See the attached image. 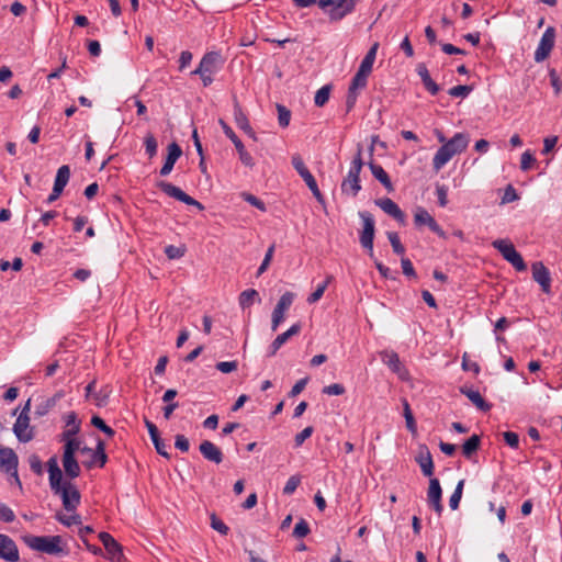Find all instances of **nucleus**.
<instances>
[{
	"label": "nucleus",
	"mask_w": 562,
	"mask_h": 562,
	"mask_svg": "<svg viewBox=\"0 0 562 562\" xmlns=\"http://www.w3.org/2000/svg\"><path fill=\"white\" fill-rule=\"evenodd\" d=\"M358 215L362 220L363 224L359 236L360 245L368 251L369 257L374 260L375 268L384 279H395L392 276L390 268L384 266L374 257L373 241L375 234V222L373 215L368 211H360Z\"/></svg>",
	"instance_id": "f257e3e1"
},
{
	"label": "nucleus",
	"mask_w": 562,
	"mask_h": 562,
	"mask_svg": "<svg viewBox=\"0 0 562 562\" xmlns=\"http://www.w3.org/2000/svg\"><path fill=\"white\" fill-rule=\"evenodd\" d=\"M22 540L30 549L37 552L55 557L68 554V550L65 549L60 536L25 535L22 537Z\"/></svg>",
	"instance_id": "f03ea898"
},
{
	"label": "nucleus",
	"mask_w": 562,
	"mask_h": 562,
	"mask_svg": "<svg viewBox=\"0 0 562 562\" xmlns=\"http://www.w3.org/2000/svg\"><path fill=\"white\" fill-rule=\"evenodd\" d=\"M362 166H363L362 147H361V145H358V150L351 161V166L348 171V175L341 182L342 193L351 194L352 196H356L359 193V191L361 190L360 172H361Z\"/></svg>",
	"instance_id": "7ed1b4c3"
},
{
	"label": "nucleus",
	"mask_w": 562,
	"mask_h": 562,
	"mask_svg": "<svg viewBox=\"0 0 562 562\" xmlns=\"http://www.w3.org/2000/svg\"><path fill=\"white\" fill-rule=\"evenodd\" d=\"M492 246L497 249L502 254L503 258L512 263L517 271H525L527 269L521 255L509 240L496 239L492 243Z\"/></svg>",
	"instance_id": "20e7f679"
},
{
	"label": "nucleus",
	"mask_w": 562,
	"mask_h": 562,
	"mask_svg": "<svg viewBox=\"0 0 562 562\" xmlns=\"http://www.w3.org/2000/svg\"><path fill=\"white\" fill-rule=\"evenodd\" d=\"M53 493L61 497L63 506L67 512H75L80 504V492L69 481H63L58 490Z\"/></svg>",
	"instance_id": "39448f33"
},
{
	"label": "nucleus",
	"mask_w": 562,
	"mask_h": 562,
	"mask_svg": "<svg viewBox=\"0 0 562 562\" xmlns=\"http://www.w3.org/2000/svg\"><path fill=\"white\" fill-rule=\"evenodd\" d=\"M19 458L12 448H0V469L10 474L14 483L22 490V483L18 474Z\"/></svg>",
	"instance_id": "423d86ee"
},
{
	"label": "nucleus",
	"mask_w": 562,
	"mask_h": 562,
	"mask_svg": "<svg viewBox=\"0 0 562 562\" xmlns=\"http://www.w3.org/2000/svg\"><path fill=\"white\" fill-rule=\"evenodd\" d=\"M318 5L323 9L330 7V20L339 21L353 11L356 3L355 0H318Z\"/></svg>",
	"instance_id": "0eeeda50"
},
{
	"label": "nucleus",
	"mask_w": 562,
	"mask_h": 562,
	"mask_svg": "<svg viewBox=\"0 0 562 562\" xmlns=\"http://www.w3.org/2000/svg\"><path fill=\"white\" fill-rule=\"evenodd\" d=\"M156 187L160 189L164 193H166L168 196L173 198L187 205H192L198 207L200 211L204 210V206L202 203L187 194L183 190H181L179 187L167 182V181H158L156 183Z\"/></svg>",
	"instance_id": "6e6552de"
},
{
	"label": "nucleus",
	"mask_w": 562,
	"mask_h": 562,
	"mask_svg": "<svg viewBox=\"0 0 562 562\" xmlns=\"http://www.w3.org/2000/svg\"><path fill=\"white\" fill-rule=\"evenodd\" d=\"M555 43V29L553 26L547 27L542 34L538 47L535 52V60L541 63L546 60L552 52Z\"/></svg>",
	"instance_id": "1a4fd4ad"
},
{
	"label": "nucleus",
	"mask_w": 562,
	"mask_h": 562,
	"mask_svg": "<svg viewBox=\"0 0 562 562\" xmlns=\"http://www.w3.org/2000/svg\"><path fill=\"white\" fill-rule=\"evenodd\" d=\"M99 539L104 547L106 559H109L111 562L123 561V547L109 532H100Z\"/></svg>",
	"instance_id": "9d476101"
},
{
	"label": "nucleus",
	"mask_w": 562,
	"mask_h": 562,
	"mask_svg": "<svg viewBox=\"0 0 562 562\" xmlns=\"http://www.w3.org/2000/svg\"><path fill=\"white\" fill-rule=\"evenodd\" d=\"M414 224L416 227L427 225L432 233L438 235L440 238L447 239L446 232L439 226V224L429 214V212L422 206H418L416 209V212L414 214Z\"/></svg>",
	"instance_id": "9b49d317"
},
{
	"label": "nucleus",
	"mask_w": 562,
	"mask_h": 562,
	"mask_svg": "<svg viewBox=\"0 0 562 562\" xmlns=\"http://www.w3.org/2000/svg\"><path fill=\"white\" fill-rule=\"evenodd\" d=\"M294 293L292 292H285L281 295L280 300L278 301L273 312H272V318H271V329L276 331L279 327V325L284 321V314L290 308L294 301Z\"/></svg>",
	"instance_id": "f8f14e48"
},
{
	"label": "nucleus",
	"mask_w": 562,
	"mask_h": 562,
	"mask_svg": "<svg viewBox=\"0 0 562 562\" xmlns=\"http://www.w3.org/2000/svg\"><path fill=\"white\" fill-rule=\"evenodd\" d=\"M381 360L384 364H386L392 372L397 374V376L406 381L408 380L409 373L404 364L401 362L398 355L393 350H383L380 352Z\"/></svg>",
	"instance_id": "ddd939ff"
},
{
	"label": "nucleus",
	"mask_w": 562,
	"mask_h": 562,
	"mask_svg": "<svg viewBox=\"0 0 562 562\" xmlns=\"http://www.w3.org/2000/svg\"><path fill=\"white\" fill-rule=\"evenodd\" d=\"M223 64L221 54L217 52H209L206 53L196 69H194L192 75H203L205 72L215 74L221 65Z\"/></svg>",
	"instance_id": "4468645a"
},
{
	"label": "nucleus",
	"mask_w": 562,
	"mask_h": 562,
	"mask_svg": "<svg viewBox=\"0 0 562 562\" xmlns=\"http://www.w3.org/2000/svg\"><path fill=\"white\" fill-rule=\"evenodd\" d=\"M532 279L541 286L542 292H551V274L542 261H536L531 265Z\"/></svg>",
	"instance_id": "2eb2a0df"
},
{
	"label": "nucleus",
	"mask_w": 562,
	"mask_h": 562,
	"mask_svg": "<svg viewBox=\"0 0 562 562\" xmlns=\"http://www.w3.org/2000/svg\"><path fill=\"white\" fill-rule=\"evenodd\" d=\"M13 432L21 442H29L34 438L33 428L30 427V417L20 414L13 425Z\"/></svg>",
	"instance_id": "dca6fc26"
},
{
	"label": "nucleus",
	"mask_w": 562,
	"mask_h": 562,
	"mask_svg": "<svg viewBox=\"0 0 562 562\" xmlns=\"http://www.w3.org/2000/svg\"><path fill=\"white\" fill-rule=\"evenodd\" d=\"M427 496L429 506L440 516L443 506L441 504L442 490L438 479L431 477L429 480Z\"/></svg>",
	"instance_id": "f3484780"
},
{
	"label": "nucleus",
	"mask_w": 562,
	"mask_h": 562,
	"mask_svg": "<svg viewBox=\"0 0 562 562\" xmlns=\"http://www.w3.org/2000/svg\"><path fill=\"white\" fill-rule=\"evenodd\" d=\"M0 559L8 562H18L19 549L15 542L7 535L0 533Z\"/></svg>",
	"instance_id": "a211bd4d"
},
{
	"label": "nucleus",
	"mask_w": 562,
	"mask_h": 562,
	"mask_svg": "<svg viewBox=\"0 0 562 562\" xmlns=\"http://www.w3.org/2000/svg\"><path fill=\"white\" fill-rule=\"evenodd\" d=\"M167 150H168L167 157H166L165 162L159 171V175L161 177H166L172 171L176 161L182 155V149L176 142L170 143L167 147Z\"/></svg>",
	"instance_id": "6ab92c4d"
},
{
	"label": "nucleus",
	"mask_w": 562,
	"mask_h": 562,
	"mask_svg": "<svg viewBox=\"0 0 562 562\" xmlns=\"http://www.w3.org/2000/svg\"><path fill=\"white\" fill-rule=\"evenodd\" d=\"M375 204L381 207L387 215L392 216L400 224L405 225V213L400 206L390 198H383L375 200Z\"/></svg>",
	"instance_id": "aec40b11"
},
{
	"label": "nucleus",
	"mask_w": 562,
	"mask_h": 562,
	"mask_svg": "<svg viewBox=\"0 0 562 562\" xmlns=\"http://www.w3.org/2000/svg\"><path fill=\"white\" fill-rule=\"evenodd\" d=\"M415 461L420 467V470L425 476L430 477L434 474L432 457L426 445H419L418 453L415 457Z\"/></svg>",
	"instance_id": "412c9836"
},
{
	"label": "nucleus",
	"mask_w": 562,
	"mask_h": 562,
	"mask_svg": "<svg viewBox=\"0 0 562 562\" xmlns=\"http://www.w3.org/2000/svg\"><path fill=\"white\" fill-rule=\"evenodd\" d=\"M301 324H293L286 331L278 335L276 339L271 342L268 350V356H274L277 351L293 336L297 335L301 331Z\"/></svg>",
	"instance_id": "4be33fe9"
},
{
	"label": "nucleus",
	"mask_w": 562,
	"mask_h": 562,
	"mask_svg": "<svg viewBox=\"0 0 562 562\" xmlns=\"http://www.w3.org/2000/svg\"><path fill=\"white\" fill-rule=\"evenodd\" d=\"M199 450L207 461L214 462L215 464H220L223 461L224 456L222 450L212 441H202L199 446Z\"/></svg>",
	"instance_id": "5701e85b"
},
{
	"label": "nucleus",
	"mask_w": 562,
	"mask_h": 562,
	"mask_svg": "<svg viewBox=\"0 0 562 562\" xmlns=\"http://www.w3.org/2000/svg\"><path fill=\"white\" fill-rule=\"evenodd\" d=\"M470 138L465 133H457L453 135L451 139L442 144L449 151H451V156L462 153L467 149L469 145Z\"/></svg>",
	"instance_id": "b1692460"
},
{
	"label": "nucleus",
	"mask_w": 562,
	"mask_h": 562,
	"mask_svg": "<svg viewBox=\"0 0 562 562\" xmlns=\"http://www.w3.org/2000/svg\"><path fill=\"white\" fill-rule=\"evenodd\" d=\"M47 471L49 475V486L52 491H57L59 484L63 483V472L58 465L57 457L53 456L47 461Z\"/></svg>",
	"instance_id": "393cba45"
},
{
	"label": "nucleus",
	"mask_w": 562,
	"mask_h": 562,
	"mask_svg": "<svg viewBox=\"0 0 562 562\" xmlns=\"http://www.w3.org/2000/svg\"><path fill=\"white\" fill-rule=\"evenodd\" d=\"M234 119H235L236 125L241 131H244L254 140H257L256 133L254 132L252 127L250 126L248 117L243 112V110L238 103H235V106H234Z\"/></svg>",
	"instance_id": "a878e982"
},
{
	"label": "nucleus",
	"mask_w": 562,
	"mask_h": 562,
	"mask_svg": "<svg viewBox=\"0 0 562 562\" xmlns=\"http://www.w3.org/2000/svg\"><path fill=\"white\" fill-rule=\"evenodd\" d=\"M369 168L371 170L372 176L381 182V184L385 188V190L391 193L394 191V186L387 175V172L383 169L381 165L375 164L374 161L369 162Z\"/></svg>",
	"instance_id": "bb28decb"
},
{
	"label": "nucleus",
	"mask_w": 562,
	"mask_h": 562,
	"mask_svg": "<svg viewBox=\"0 0 562 562\" xmlns=\"http://www.w3.org/2000/svg\"><path fill=\"white\" fill-rule=\"evenodd\" d=\"M460 392L465 395L477 409L488 412L492 408V404L487 403L479 391L462 386L460 387Z\"/></svg>",
	"instance_id": "cd10ccee"
},
{
	"label": "nucleus",
	"mask_w": 562,
	"mask_h": 562,
	"mask_svg": "<svg viewBox=\"0 0 562 562\" xmlns=\"http://www.w3.org/2000/svg\"><path fill=\"white\" fill-rule=\"evenodd\" d=\"M106 461L105 443L102 439H98L95 449L92 451V461L88 463L87 467L90 468L92 463H97L99 468H103Z\"/></svg>",
	"instance_id": "c85d7f7f"
},
{
	"label": "nucleus",
	"mask_w": 562,
	"mask_h": 562,
	"mask_svg": "<svg viewBox=\"0 0 562 562\" xmlns=\"http://www.w3.org/2000/svg\"><path fill=\"white\" fill-rule=\"evenodd\" d=\"M61 461L67 477L72 480L80 475L81 470L76 457H63Z\"/></svg>",
	"instance_id": "c756f323"
},
{
	"label": "nucleus",
	"mask_w": 562,
	"mask_h": 562,
	"mask_svg": "<svg viewBox=\"0 0 562 562\" xmlns=\"http://www.w3.org/2000/svg\"><path fill=\"white\" fill-rule=\"evenodd\" d=\"M481 446V437L479 435H472L469 439L464 441L462 445V454L467 459H471L474 453L480 449Z\"/></svg>",
	"instance_id": "7c9ffc66"
},
{
	"label": "nucleus",
	"mask_w": 562,
	"mask_h": 562,
	"mask_svg": "<svg viewBox=\"0 0 562 562\" xmlns=\"http://www.w3.org/2000/svg\"><path fill=\"white\" fill-rule=\"evenodd\" d=\"M452 157L451 151L441 145L432 159L434 170L438 172Z\"/></svg>",
	"instance_id": "2f4dec72"
},
{
	"label": "nucleus",
	"mask_w": 562,
	"mask_h": 562,
	"mask_svg": "<svg viewBox=\"0 0 562 562\" xmlns=\"http://www.w3.org/2000/svg\"><path fill=\"white\" fill-rule=\"evenodd\" d=\"M256 300L261 302L259 293L255 289L245 290L238 296V303L243 310L250 307Z\"/></svg>",
	"instance_id": "473e14b6"
},
{
	"label": "nucleus",
	"mask_w": 562,
	"mask_h": 562,
	"mask_svg": "<svg viewBox=\"0 0 562 562\" xmlns=\"http://www.w3.org/2000/svg\"><path fill=\"white\" fill-rule=\"evenodd\" d=\"M379 48V43H374L370 49L367 52L366 56L361 60V64L359 66V70L366 71L368 74H371L372 67L375 60L376 52Z\"/></svg>",
	"instance_id": "72a5a7b5"
},
{
	"label": "nucleus",
	"mask_w": 562,
	"mask_h": 562,
	"mask_svg": "<svg viewBox=\"0 0 562 562\" xmlns=\"http://www.w3.org/2000/svg\"><path fill=\"white\" fill-rule=\"evenodd\" d=\"M69 178H70L69 166L63 165L61 167H59L57 170L56 177H55V181H54V187L56 188V190L64 191L65 187L67 186V183L69 181Z\"/></svg>",
	"instance_id": "f704fd0d"
},
{
	"label": "nucleus",
	"mask_w": 562,
	"mask_h": 562,
	"mask_svg": "<svg viewBox=\"0 0 562 562\" xmlns=\"http://www.w3.org/2000/svg\"><path fill=\"white\" fill-rule=\"evenodd\" d=\"M334 277L331 274L326 277V280L318 284L316 290L310 294L307 297V302L310 304L316 303L321 297L323 296L325 290L327 289L328 284L333 281Z\"/></svg>",
	"instance_id": "c9c22d12"
},
{
	"label": "nucleus",
	"mask_w": 562,
	"mask_h": 562,
	"mask_svg": "<svg viewBox=\"0 0 562 562\" xmlns=\"http://www.w3.org/2000/svg\"><path fill=\"white\" fill-rule=\"evenodd\" d=\"M370 74L366 72V71H361L358 69V71L356 72V75L353 76L351 82H350V86H349V89H352V90H358V89H364L367 87V83H368V77H369Z\"/></svg>",
	"instance_id": "e433bc0d"
},
{
	"label": "nucleus",
	"mask_w": 562,
	"mask_h": 562,
	"mask_svg": "<svg viewBox=\"0 0 562 562\" xmlns=\"http://www.w3.org/2000/svg\"><path fill=\"white\" fill-rule=\"evenodd\" d=\"M330 90H331V86L326 85L316 91L315 97H314V103L316 106L322 108L328 102L329 95H330Z\"/></svg>",
	"instance_id": "4c0bfd02"
},
{
	"label": "nucleus",
	"mask_w": 562,
	"mask_h": 562,
	"mask_svg": "<svg viewBox=\"0 0 562 562\" xmlns=\"http://www.w3.org/2000/svg\"><path fill=\"white\" fill-rule=\"evenodd\" d=\"M308 189L312 191L313 195L319 203H324L325 199L322 192L318 189L317 182L312 173L307 175L305 178H303Z\"/></svg>",
	"instance_id": "58836bf2"
},
{
	"label": "nucleus",
	"mask_w": 562,
	"mask_h": 562,
	"mask_svg": "<svg viewBox=\"0 0 562 562\" xmlns=\"http://www.w3.org/2000/svg\"><path fill=\"white\" fill-rule=\"evenodd\" d=\"M150 439L155 446V449L157 451L158 454H160L161 457L166 458V459H170V453L167 451V445L165 443V441L160 438V434L159 431L156 432V435H150Z\"/></svg>",
	"instance_id": "ea45409f"
},
{
	"label": "nucleus",
	"mask_w": 562,
	"mask_h": 562,
	"mask_svg": "<svg viewBox=\"0 0 562 562\" xmlns=\"http://www.w3.org/2000/svg\"><path fill=\"white\" fill-rule=\"evenodd\" d=\"M463 486H464V480H460L458 482L452 495L450 496L449 506L452 510H456L459 507V504H460V501L462 497Z\"/></svg>",
	"instance_id": "a19ab883"
},
{
	"label": "nucleus",
	"mask_w": 562,
	"mask_h": 562,
	"mask_svg": "<svg viewBox=\"0 0 562 562\" xmlns=\"http://www.w3.org/2000/svg\"><path fill=\"white\" fill-rule=\"evenodd\" d=\"M145 151L151 159L157 155L158 143L151 133H148L144 138Z\"/></svg>",
	"instance_id": "79ce46f5"
},
{
	"label": "nucleus",
	"mask_w": 562,
	"mask_h": 562,
	"mask_svg": "<svg viewBox=\"0 0 562 562\" xmlns=\"http://www.w3.org/2000/svg\"><path fill=\"white\" fill-rule=\"evenodd\" d=\"M403 406H404V417H405V422H406V427L409 431L415 434L417 431L416 422H415V418L411 411V406H409L407 400H405V398L403 400Z\"/></svg>",
	"instance_id": "37998d69"
},
{
	"label": "nucleus",
	"mask_w": 562,
	"mask_h": 562,
	"mask_svg": "<svg viewBox=\"0 0 562 562\" xmlns=\"http://www.w3.org/2000/svg\"><path fill=\"white\" fill-rule=\"evenodd\" d=\"M91 425L104 432L109 437H113L115 435L114 429L105 424V422L98 415H93L91 418Z\"/></svg>",
	"instance_id": "c03bdc74"
},
{
	"label": "nucleus",
	"mask_w": 562,
	"mask_h": 562,
	"mask_svg": "<svg viewBox=\"0 0 562 562\" xmlns=\"http://www.w3.org/2000/svg\"><path fill=\"white\" fill-rule=\"evenodd\" d=\"M277 111L279 125L283 128L288 127L291 120V111L286 106L279 103L277 104Z\"/></svg>",
	"instance_id": "a18cd8bd"
},
{
	"label": "nucleus",
	"mask_w": 562,
	"mask_h": 562,
	"mask_svg": "<svg viewBox=\"0 0 562 562\" xmlns=\"http://www.w3.org/2000/svg\"><path fill=\"white\" fill-rule=\"evenodd\" d=\"M387 238L390 240V244L392 246L393 251L396 255H404L405 254V247L401 243L400 236L396 232H389Z\"/></svg>",
	"instance_id": "49530a36"
},
{
	"label": "nucleus",
	"mask_w": 562,
	"mask_h": 562,
	"mask_svg": "<svg viewBox=\"0 0 562 562\" xmlns=\"http://www.w3.org/2000/svg\"><path fill=\"white\" fill-rule=\"evenodd\" d=\"M292 166L297 171V173L303 178H305L307 175H310V170L305 166L302 157L299 154H295L292 156Z\"/></svg>",
	"instance_id": "de8ad7c7"
},
{
	"label": "nucleus",
	"mask_w": 562,
	"mask_h": 562,
	"mask_svg": "<svg viewBox=\"0 0 562 562\" xmlns=\"http://www.w3.org/2000/svg\"><path fill=\"white\" fill-rule=\"evenodd\" d=\"M80 440L77 438L67 440L63 447V457H76V452L80 449Z\"/></svg>",
	"instance_id": "09e8293b"
},
{
	"label": "nucleus",
	"mask_w": 562,
	"mask_h": 562,
	"mask_svg": "<svg viewBox=\"0 0 562 562\" xmlns=\"http://www.w3.org/2000/svg\"><path fill=\"white\" fill-rule=\"evenodd\" d=\"M310 532H311V529H310L307 521L305 519L301 518L296 522V525L293 529V537L301 539V538L306 537Z\"/></svg>",
	"instance_id": "8fccbe9b"
},
{
	"label": "nucleus",
	"mask_w": 562,
	"mask_h": 562,
	"mask_svg": "<svg viewBox=\"0 0 562 562\" xmlns=\"http://www.w3.org/2000/svg\"><path fill=\"white\" fill-rule=\"evenodd\" d=\"M472 90H473L472 86L459 85V86L450 88L448 90V93L454 98H465L471 93Z\"/></svg>",
	"instance_id": "3c124183"
},
{
	"label": "nucleus",
	"mask_w": 562,
	"mask_h": 562,
	"mask_svg": "<svg viewBox=\"0 0 562 562\" xmlns=\"http://www.w3.org/2000/svg\"><path fill=\"white\" fill-rule=\"evenodd\" d=\"M218 123H220L224 134L226 135V137H228L235 145V148H237V145L238 146L243 145V142L238 138V136L235 134V132L232 130V127L223 119H220Z\"/></svg>",
	"instance_id": "603ef678"
},
{
	"label": "nucleus",
	"mask_w": 562,
	"mask_h": 562,
	"mask_svg": "<svg viewBox=\"0 0 562 562\" xmlns=\"http://www.w3.org/2000/svg\"><path fill=\"white\" fill-rule=\"evenodd\" d=\"M236 150L238 153L239 160L241 161L243 165L249 168H252L255 166V160L251 157V155L246 150L244 144L239 146L237 145Z\"/></svg>",
	"instance_id": "864d4df0"
},
{
	"label": "nucleus",
	"mask_w": 562,
	"mask_h": 562,
	"mask_svg": "<svg viewBox=\"0 0 562 562\" xmlns=\"http://www.w3.org/2000/svg\"><path fill=\"white\" fill-rule=\"evenodd\" d=\"M550 83L554 90V94L559 95L562 90V80L554 68L549 69Z\"/></svg>",
	"instance_id": "5fc2aeb1"
},
{
	"label": "nucleus",
	"mask_w": 562,
	"mask_h": 562,
	"mask_svg": "<svg viewBox=\"0 0 562 562\" xmlns=\"http://www.w3.org/2000/svg\"><path fill=\"white\" fill-rule=\"evenodd\" d=\"M55 518L60 524H63L64 526H67V527L81 524V517L78 514H74L71 516H65L63 514H57Z\"/></svg>",
	"instance_id": "6e6d98bb"
},
{
	"label": "nucleus",
	"mask_w": 562,
	"mask_h": 562,
	"mask_svg": "<svg viewBox=\"0 0 562 562\" xmlns=\"http://www.w3.org/2000/svg\"><path fill=\"white\" fill-rule=\"evenodd\" d=\"M301 484V477L300 475H292L286 481L284 487H283V494L284 495H291L293 494L297 486Z\"/></svg>",
	"instance_id": "4d7b16f0"
},
{
	"label": "nucleus",
	"mask_w": 562,
	"mask_h": 562,
	"mask_svg": "<svg viewBox=\"0 0 562 562\" xmlns=\"http://www.w3.org/2000/svg\"><path fill=\"white\" fill-rule=\"evenodd\" d=\"M211 527L223 536L229 531V528L215 514L211 515Z\"/></svg>",
	"instance_id": "13d9d810"
},
{
	"label": "nucleus",
	"mask_w": 562,
	"mask_h": 562,
	"mask_svg": "<svg viewBox=\"0 0 562 562\" xmlns=\"http://www.w3.org/2000/svg\"><path fill=\"white\" fill-rule=\"evenodd\" d=\"M243 199L248 202L250 205L257 207L261 212H266L267 207L263 201L251 193H243Z\"/></svg>",
	"instance_id": "bf43d9fd"
},
{
	"label": "nucleus",
	"mask_w": 562,
	"mask_h": 562,
	"mask_svg": "<svg viewBox=\"0 0 562 562\" xmlns=\"http://www.w3.org/2000/svg\"><path fill=\"white\" fill-rule=\"evenodd\" d=\"M53 407H55L54 405V398H46L45 401H43L42 403H40L36 408H35V415L37 416H44L46 415Z\"/></svg>",
	"instance_id": "052dcab7"
},
{
	"label": "nucleus",
	"mask_w": 562,
	"mask_h": 562,
	"mask_svg": "<svg viewBox=\"0 0 562 562\" xmlns=\"http://www.w3.org/2000/svg\"><path fill=\"white\" fill-rule=\"evenodd\" d=\"M29 464H30L31 470L35 474H37V475H42L43 474V463H42V460L40 459V457L37 454H31L29 457Z\"/></svg>",
	"instance_id": "680f3d73"
},
{
	"label": "nucleus",
	"mask_w": 562,
	"mask_h": 562,
	"mask_svg": "<svg viewBox=\"0 0 562 562\" xmlns=\"http://www.w3.org/2000/svg\"><path fill=\"white\" fill-rule=\"evenodd\" d=\"M109 396H110V391L108 390V387L101 389L99 392L93 394V400L95 402V405L99 407L106 405Z\"/></svg>",
	"instance_id": "e2e57ef3"
},
{
	"label": "nucleus",
	"mask_w": 562,
	"mask_h": 562,
	"mask_svg": "<svg viewBox=\"0 0 562 562\" xmlns=\"http://www.w3.org/2000/svg\"><path fill=\"white\" fill-rule=\"evenodd\" d=\"M184 248L169 245L165 248V254L168 259H179L184 255Z\"/></svg>",
	"instance_id": "0e129e2a"
},
{
	"label": "nucleus",
	"mask_w": 562,
	"mask_h": 562,
	"mask_svg": "<svg viewBox=\"0 0 562 562\" xmlns=\"http://www.w3.org/2000/svg\"><path fill=\"white\" fill-rule=\"evenodd\" d=\"M313 431V427L307 426L301 432L296 434L294 437L295 447L302 446L303 442L312 436Z\"/></svg>",
	"instance_id": "69168bd1"
},
{
	"label": "nucleus",
	"mask_w": 562,
	"mask_h": 562,
	"mask_svg": "<svg viewBox=\"0 0 562 562\" xmlns=\"http://www.w3.org/2000/svg\"><path fill=\"white\" fill-rule=\"evenodd\" d=\"M322 392L327 395H342L346 389L342 384L334 383L323 387Z\"/></svg>",
	"instance_id": "338daca9"
},
{
	"label": "nucleus",
	"mask_w": 562,
	"mask_h": 562,
	"mask_svg": "<svg viewBox=\"0 0 562 562\" xmlns=\"http://www.w3.org/2000/svg\"><path fill=\"white\" fill-rule=\"evenodd\" d=\"M436 194H437V198H438V204L441 206V207H445L447 204H448V189L446 186L443 184H437L436 187Z\"/></svg>",
	"instance_id": "774afa93"
}]
</instances>
